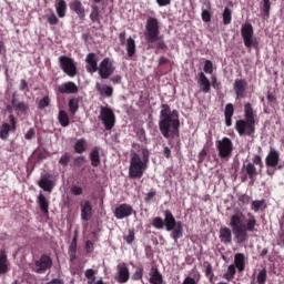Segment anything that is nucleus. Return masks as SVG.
<instances>
[{"mask_svg": "<svg viewBox=\"0 0 284 284\" xmlns=\"http://www.w3.org/2000/svg\"><path fill=\"white\" fill-rule=\"evenodd\" d=\"M244 221L245 214L241 211L231 215L230 227H232V232L237 243H245L248 239L247 232H254V230H256V217L252 213H248L246 224L243 223Z\"/></svg>", "mask_w": 284, "mask_h": 284, "instance_id": "f257e3e1", "label": "nucleus"}, {"mask_svg": "<svg viewBox=\"0 0 284 284\" xmlns=\"http://www.w3.org/2000/svg\"><path fill=\"white\" fill-rule=\"evenodd\" d=\"M159 128L164 139H176L179 136L181 121L179 118L172 116V109L169 104H161Z\"/></svg>", "mask_w": 284, "mask_h": 284, "instance_id": "f03ea898", "label": "nucleus"}, {"mask_svg": "<svg viewBox=\"0 0 284 284\" xmlns=\"http://www.w3.org/2000/svg\"><path fill=\"white\" fill-rule=\"evenodd\" d=\"M161 34V27L159 19L149 17L145 24L144 39L148 43L149 50H168V44Z\"/></svg>", "mask_w": 284, "mask_h": 284, "instance_id": "7ed1b4c3", "label": "nucleus"}, {"mask_svg": "<svg viewBox=\"0 0 284 284\" xmlns=\"http://www.w3.org/2000/svg\"><path fill=\"white\" fill-rule=\"evenodd\" d=\"M149 163L150 151L146 148L141 149V155H139V153H132L129 166L130 179H143V174H145Z\"/></svg>", "mask_w": 284, "mask_h": 284, "instance_id": "20e7f679", "label": "nucleus"}, {"mask_svg": "<svg viewBox=\"0 0 284 284\" xmlns=\"http://www.w3.org/2000/svg\"><path fill=\"white\" fill-rule=\"evenodd\" d=\"M164 216L166 232H171V239H173L174 243H179V239H183V222H176V217L170 210L164 211Z\"/></svg>", "mask_w": 284, "mask_h": 284, "instance_id": "39448f33", "label": "nucleus"}, {"mask_svg": "<svg viewBox=\"0 0 284 284\" xmlns=\"http://www.w3.org/2000/svg\"><path fill=\"white\" fill-rule=\"evenodd\" d=\"M241 34L245 48H253L254 50H258V40L254 38V27H252V23L245 22L242 24Z\"/></svg>", "mask_w": 284, "mask_h": 284, "instance_id": "423d86ee", "label": "nucleus"}, {"mask_svg": "<svg viewBox=\"0 0 284 284\" xmlns=\"http://www.w3.org/2000/svg\"><path fill=\"white\" fill-rule=\"evenodd\" d=\"M215 145L220 159H224L225 161H227L232 156V153L234 152V143L230 138L224 136L221 140H217L215 142Z\"/></svg>", "mask_w": 284, "mask_h": 284, "instance_id": "0eeeda50", "label": "nucleus"}, {"mask_svg": "<svg viewBox=\"0 0 284 284\" xmlns=\"http://www.w3.org/2000/svg\"><path fill=\"white\" fill-rule=\"evenodd\" d=\"M235 130L240 136H252L256 132V121L237 120L235 122Z\"/></svg>", "mask_w": 284, "mask_h": 284, "instance_id": "6e6552de", "label": "nucleus"}, {"mask_svg": "<svg viewBox=\"0 0 284 284\" xmlns=\"http://www.w3.org/2000/svg\"><path fill=\"white\" fill-rule=\"evenodd\" d=\"M100 121H102L105 130H112L116 123V115H114V111L109 106H100Z\"/></svg>", "mask_w": 284, "mask_h": 284, "instance_id": "1a4fd4ad", "label": "nucleus"}, {"mask_svg": "<svg viewBox=\"0 0 284 284\" xmlns=\"http://www.w3.org/2000/svg\"><path fill=\"white\" fill-rule=\"evenodd\" d=\"M59 65L61 70L67 74L68 77L74 78L77 77V62H74V59L68 57V55H60L59 57Z\"/></svg>", "mask_w": 284, "mask_h": 284, "instance_id": "9d476101", "label": "nucleus"}, {"mask_svg": "<svg viewBox=\"0 0 284 284\" xmlns=\"http://www.w3.org/2000/svg\"><path fill=\"white\" fill-rule=\"evenodd\" d=\"M116 67H114V62L110 58H104L98 68L99 77L103 80L112 77Z\"/></svg>", "mask_w": 284, "mask_h": 284, "instance_id": "9b49d317", "label": "nucleus"}, {"mask_svg": "<svg viewBox=\"0 0 284 284\" xmlns=\"http://www.w3.org/2000/svg\"><path fill=\"white\" fill-rule=\"evenodd\" d=\"M280 163H281V153L276 149L271 148L268 154L265 158L266 168L283 170V164H280Z\"/></svg>", "mask_w": 284, "mask_h": 284, "instance_id": "f8f14e48", "label": "nucleus"}, {"mask_svg": "<svg viewBox=\"0 0 284 284\" xmlns=\"http://www.w3.org/2000/svg\"><path fill=\"white\" fill-rule=\"evenodd\" d=\"M52 267V258L45 254L41 255L34 263L33 272L37 274H45Z\"/></svg>", "mask_w": 284, "mask_h": 284, "instance_id": "ddd939ff", "label": "nucleus"}, {"mask_svg": "<svg viewBox=\"0 0 284 284\" xmlns=\"http://www.w3.org/2000/svg\"><path fill=\"white\" fill-rule=\"evenodd\" d=\"M114 278L119 284H124L130 281V267H128L125 262L119 263L116 265V273Z\"/></svg>", "mask_w": 284, "mask_h": 284, "instance_id": "4468645a", "label": "nucleus"}, {"mask_svg": "<svg viewBox=\"0 0 284 284\" xmlns=\"http://www.w3.org/2000/svg\"><path fill=\"white\" fill-rule=\"evenodd\" d=\"M113 214L118 221H123V219H128L134 214V207L128 203H122L114 209Z\"/></svg>", "mask_w": 284, "mask_h": 284, "instance_id": "2eb2a0df", "label": "nucleus"}, {"mask_svg": "<svg viewBox=\"0 0 284 284\" xmlns=\"http://www.w3.org/2000/svg\"><path fill=\"white\" fill-rule=\"evenodd\" d=\"M236 99H245L247 97V80L236 79L233 84Z\"/></svg>", "mask_w": 284, "mask_h": 284, "instance_id": "dca6fc26", "label": "nucleus"}, {"mask_svg": "<svg viewBox=\"0 0 284 284\" xmlns=\"http://www.w3.org/2000/svg\"><path fill=\"white\" fill-rule=\"evenodd\" d=\"M85 70L89 74H94V72H99V57L97 53L91 52L85 58Z\"/></svg>", "mask_w": 284, "mask_h": 284, "instance_id": "f3484780", "label": "nucleus"}, {"mask_svg": "<svg viewBox=\"0 0 284 284\" xmlns=\"http://www.w3.org/2000/svg\"><path fill=\"white\" fill-rule=\"evenodd\" d=\"M57 94H79V87L72 81L63 82L58 87Z\"/></svg>", "mask_w": 284, "mask_h": 284, "instance_id": "a211bd4d", "label": "nucleus"}, {"mask_svg": "<svg viewBox=\"0 0 284 284\" xmlns=\"http://www.w3.org/2000/svg\"><path fill=\"white\" fill-rule=\"evenodd\" d=\"M69 8L71 12L77 13L80 21H83L85 19V7L81 2V0H73L69 3Z\"/></svg>", "mask_w": 284, "mask_h": 284, "instance_id": "6ab92c4d", "label": "nucleus"}, {"mask_svg": "<svg viewBox=\"0 0 284 284\" xmlns=\"http://www.w3.org/2000/svg\"><path fill=\"white\" fill-rule=\"evenodd\" d=\"M81 220L90 221L92 219V202L85 200L80 202Z\"/></svg>", "mask_w": 284, "mask_h": 284, "instance_id": "aec40b11", "label": "nucleus"}, {"mask_svg": "<svg viewBox=\"0 0 284 284\" xmlns=\"http://www.w3.org/2000/svg\"><path fill=\"white\" fill-rule=\"evenodd\" d=\"M10 262L8 261V252L6 247L0 248V275L8 274L10 271Z\"/></svg>", "mask_w": 284, "mask_h": 284, "instance_id": "412c9836", "label": "nucleus"}, {"mask_svg": "<svg viewBox=\"0 0 284 284\" xmlns=\"http://www.w3.org/2000/svg\"><path fill=\"white\" fill-rule=\"evenodd\" d=\"M95 90L99 91V94L102 97V99H110L112 94H114V88L108 84L101 85V83H97Z\"/></svg>", "mask_w": 284, "mask_h": 284, "instance_id": "4be33fe9", "label": "nucleus"}, {"mask_svg": "<svg viewBox=\"0 0 284 284\" xmlns=\"http://www.w3.org/2000/svg\"><path fill=\"white\" fill-rule=\"evenodd\" d=\"M89 19L91 23H97L98 26H101V19H103V16H101V9L97 4H91V12L89 14Z\"/></svg>", "mask_w": 284, "mask_h": 284, "instance_id": "5701e85b", "label": "nucleus"}, {"mask_svg": "<svg viewBox=\"0 0 284 284\" xmlns=\"http://www.w3.org/2000/svg\"><path fill=\"white\" fill-rule=\"evenodd\" d=\"M199 77L200 78L197 80V83H199V85H201L202 92H204V94H207L212 88V83H210V79H207L205 73L200 72Z\"/></svg>", "mask_w": 284, "mask_h": 284, "instance_id": "b1692460", "label": "nucleus"}, {"mask_svg": "<svg viewBox=\"0 0 284 284\" xmlns=\"http://www.w3.org/2000/svg\"><path fill=\"white\" fill-rule=\"evenodd\" d=\"M220 241L224 243V245L232 243V230H230V227L223 226L220 229Z\"/></svg>", "mask_w": 284, "mask_h": 284, "instance_id": "393cba45", "label": "nucleus"}, {"mask_svg": "<svg viewBox=\"0 0 284 284\" xmlns=\"http://www.w3.org/2000/svg\"><path fill=\"white\" fill-rule=\"evenodd\" d=\"M39 187L44 192H52L54 187V182L48 178V175H43L38 182Z\"/></svg>", "mask_w": 284, "mask_h": 284, "instance_id": "a878e982", "label": "nucleus"}, {"mask_svg": "<svg viewBox=\"0 0 284 284\" xmlns=\"http://www.w3.org/2000/svg\"><path fill=\"white\" fill-rule=\"evenodd\" d=\"M92 168H99L101 165V154L99 153V148L94 146L89 154Z\"/></svg>", "mask_w": 284, "mask_h": 284, "instance_id": "bb28decb", "label": "nucleus"}, {"mask_svg": "<svg viewBox=\"0 0 284 284\" xmlns=\"http://www.w3.org/2000/svg\"><path fill=\"white\" fill-rule=\"evenodd\" d=\"M236 270L241 272H245V254L243 253H237L234 255V264H233Z\"/></svg>", "mask_w": 284, "mask_h": 284, "instance_id": "cd10ccee", "label": "nucleus"}, {"mask_svg": "<svg viewBox=\"0 0 284 284\" xmlns=\"http://www.w3.org/2000/svg\"><path fill=\"white\" fill-rule=\"evenodd\" d=\"M149 283L151 284H163V275L159 272V268L152 267L150 273Z\"/></svg>", "mask_w": 284, "mask_h": 284, "instance_id": "c85d7f7f", "label": "nucleus"}, {"mask_svg": "<svg viewBox=\"0 0 284 284\" xmlns=\"http://www.w3.org/2000/svg\"><path fill=\"white\" fill-rule=\"evenodd\" d=\"M38 204L43 214H49L50 201H48V199L45 197V195H43V193H40L38 195Z\"/></svg>", "mask_w": 284, "mask_h": 284, "instance_id": "c756f323", "label": "nucleus"}, {"mask_svg": "<svg viewBox=\"0 0 284 284\" xmlns=\"http://www.w3.org/2000/svg\"><path fill=\"white\" fill-rule=\"evenodd\" d=\"M243 168L245 169L246 175L248 179L254 183V179L258 176V172L256 171V165L254 163L248 162L246 165L244 164Z\"/></svg>", "mask_w": 284, "mask_h": 284, "instance_id": "7c9ffc66", "label": "nucleus"}, {"mask_svg": "<svg viewBox=\"0 0 284 284\" xmlns=\"http://www.w3.org/2000/svg\"><path fill=\"white\" fill-rule=\"evenodd\" d=\"M68 11V3L65 0H58L55 3V12L60 19L65 17V12Z\"/></svg>", "mask_w": 284, "mask_h": 284, "instance_id": "2f4dec72", "label": "nucleus"}, {"mask_svg": "<svg viewBox=\"0 0 284 284\" xmlns=\"http://www.w3.org/2000/svg\"><path fill=\"white\" fill-rule=\"evenodd\" d=\"M126 53L130 59L136 54V42L132 39V37L126 40Z\"/></svg>", "mask_w": 284, "mask_h": 284, "instance_id": "473e14b6", "label": "nucleus"}, {"mask_svg": "<svg viewBox=\"0 0 284 284\" xmlns=\"http://www.w3.org/2000/svg\"><path fill=\"white\" fill-rule=\"evenodd\" d=\"M79 103H81V98H71L69 99V112L71 114H77L79 112Z\"/></svg>", "mask_w": 284, "mask_h": 284, "instance_id": "72a5a7b5", "label": "nucleus"}, {"mask_svg": "<svg viewBox=\"0 0 284 284\" xmlns=\"http://www.w3.org/2000/svg\"><path fill=\"white\" fill-rule=\"evenodd\" d=\"M58 121L62 128H68V125H70V116H68V112L60 110Z\"/></svg>", "mask_w": 284, "mask_h": 284, "instance_id": "f704fd0d", "label": "nucleus"}, {"mask_svg": "<svg viewBox=\"0 0 284 284\" xmlns=\"http://www.w3.org/2000/svg\"><path fill=\"white\" fill-rule=\"evenodd\" d=\"M244 116L248 121H256L254 118V108H252V103L250 102L244 105Z\"/></svg>", "mask_w": 284, "mask_h": 284, "instance_id": "c9c22d12", "label": "nucleus"}, {"mask_svg": "<svg viewBox=\"0 0 284 284\" xmlns=\"http://www.w3.org/2000/svg\"><path fill=\"white\" fill-rule=\"evenodd\" d=\"M87 148H88V142H85V139L83 138L78 140L74 144V151L77 152V154H83Z\"/></svg>", "mask_w": 284, "mask_h": 284, "instance_id": "e433bc0d", "label": "nucleus"}, {"mask_svg": "<svg viewBox=\"0 0 284 284\" xmlns=\"http://www.w3.org/2000/svg\"><path fill=\"white\" fill-rule=\"evenodd\" d=\"M234 276H236V266L231 264L227 267V272L223 275V278L226 281H233Z\"/></svg>", "mask_w": 284, "mask_h": 284, "instance_id": "4c0bfd02", "label": "nucleus"}, {"mask_svg": "<svg viewBox=\"0 0 284 284\" xmlns=\"http://www.w3.org/2000/svg\"><path fill=\"white\" fill-rule=\"evenodd\" d=\"M10 124L8 123H3L2 126H1V130H0V139L2 141H7L8 140V136H10Z\"/></svg>", "mask_w": 284, "mask_h": 284, "instance_id": "58836bf2", "label": "nucleus"}, {"mask_svg": "<svg viewBox=\"0 0 284 284\" xmlns=\"http://www.w3.org/2000/svg\"><path fill=\"white\" fill-rule=\"evenodd\" d=\"M152 225L153 227H155V230H163V227H165V216H164V221L160 216L154 217L152 220Z\"/></svg>", "mask_w": 284, "mask_h": 284, "instance_id": "ea45409f", "label": "nucleus"}, {"mask_svg": "<svg viewBox=\"0 0 284 284\" xmlns=\"http://www.w3.org/2000/svg\"><path fill=\"white\" fill-rule=\"evenodd\" d=\"M223 23L224 26H230L232 23V10L230 8H224L223 11Z\"/></svg>", "mask_w": 284, "mask_h": 284, "instance_id": "a19ab883", "label": "nucleus"}, {"mask_svg": "<svg viewBox=\"0 0 284 284\" xmlns=\"http://www.w3.org/2000/svg\"><path fill=\"white\" fill-rule=\"evenodd\" d=\"M97 272L92 268H88L84 273L85 278H88L87 284H92L97 281Z\"/></svg>", "mask_w": 284, "mask_h": 284, "instance_id": "79ce46f5", "label": "nucleus"}, {"mask_svg": "<svg viewBox=\"0 0 284 284\" xmlns=\"http://www.w3.org/2000/svg\"><path fill=\"white\" fill-rule=\"evenodd\" d=\"M257 283L258 284H265L267 283V270L263 268L257 274Z\"/></svg>", "mask_w": 284, "mask_h": 284, "instance_id": "37998d69", "label": "nucleus"}, {"mask_svg": "<svg viewBox=\"0 0 284 284\" xmlns=\"http://www.w3.org/2000/svg\"><path fill=\"white\" fill-rule=\"evenodd\" d=\"M78 241H79V231L75 230L73 239H72V242H71V244L69 246V252H77Z\"/></svg>", "mask_w": 284, "mask_h": 284, "instance_id": "c03bdc74", "label": "nucleus"}, {"mask_svg": "<svg viewBox=\"0 0 284 284\" xmlns=\"http://www.w3.org/2000/svg\"><path fill=\"white\" fill-rule=\"evenodd\" d=\"M264 205L265 200H256L252 202L251 210H253V212H260L261 207H263Z\"/></svg>", "mask_w": 284, "mask_h": 284, "instance_id": "a18cd8bd", "label": "nucleus"}, {"mask_svg": "<svg viewBox=\"0 0 284 284\" xmlns=\"http://www.w3.org/2000/svg\"><path fill=\"white\" fill-rule=\"evenodd\" d=\"M50 105V97H43L38 103V110H45Z\"/></svg>", "mask_w": 284, "mask_h": 284, "instance_id": "49530a36", "label": "nucleus"}, {"mask_svg": "<svg viewBox=\"0 0 284 284\" xmlns=\"http://www.w3.org/2000/svg\"><path fill=\"white\" fill-rule=\"evenodd\" d=\"M70 159H72V155L69 152H67L60 158L59 164L62 165L63 168H68V163H70Z\"/></svg>", "mask_w": 284, "mask_h": 284, "instance_id": "de8ad7c7", "label": "nucleus"}, {"mask_svg": "<svg viewBox=\"0 0 284 284\" xmlns=\"http://www.w3.org/2000/svg\"><path fill=\"white\" fill-rule=\"evenodd\" d=\"M143 266H138L132 275V281H141L143 278Z\"/></svg>", "mask_w": 284, "mask_h": 284, "instance_id": "09e8293b", "label": "nucleus"}, {"mask_svg": "<svg viewBox=\"0 0 284 284\" xmlns=\"http://www.w3.org/2000/svg\"><path fill=\"white\" fill-rule=\"evenodd\" d=\"M262 10L264 12V17H270V10H272V2L270 0H263Z\"/></svg>", "mask_w": 284, "mask_h": 284, "instance_id": "8fccbe9b", "label": "nucleus"}, {"mask_svg": "<svg viewBox=\"0 0 284 284\" xmlns=\"http://www.w3.org/2000/svg\"><path fill=\"white\" fill-rule=\"evenodd\" d=\"M45 18H47L49 26H58L59 24V18L57 17V14H54V13L47 14Z\"/></svg>", "mask_w": 284, "mask_h": 284, "instance_id": "3c124183", "label": "nucleus"}, {"mask_svg": "<svg viewBox=\"0 0 284 284\" xmlns=\"http://www.w3.org/2000/svg\"><path fill=\"white\" fill-rule=\"evenodd\" d=\"M205 276L209 278L210 283L214 281V271H212V264L210 263L206 264Z\"/></svg>", "mask_w": 284, "mask_h": 284, "instance_id": "603ef678", "label": "nucleus"}, {"mask_svg": "<svg viewBox=\"0 0 284 284\" xmlns=\"http://www.w3.org/2000/svg\"><path fill=\"white\" fill-rule=\"evenodd\" d=\"M204 72L206 74H212V72H214V64L212 63V61L206 60L204 63Z\"/></svg>", "mask_w": 284, "mask_h": 284, "instance_id": "864d4df0", "label": "nucleus"}, {"mask_svg": "<svg viewBox=\"0 0 284 284\" xmlns=\"http://www.w3.org/2000/svg\"><path fill=\"white\" fill-rule=\"evenodd\" d=\"M224 116H234V104L233 103L226 104L225 110H224Z\"/></svg>", "mask_w": 284, "mask_h": 284, "instance_id": "5fc2aeb1", "label": "nucleus"}, {"mask_svg": "<svg viewBox=\"0 0 284 284\" xmlns=\"http://www.w3.org/2000/svg\"><path fill=\"white\" fill-rule=\"evenodd\" d=\"M71 194H73V196H81V194H83V187H81L79 185H72Z\"/></svg>", "mask_w": 284, "mask_h": 284, "instance_id": "6e6d98bb", "label": "nucleus"}, {"mask_svg": "<svg viewBox=\"0 0 284 284\" xmlns=\"http://www.w3.org/2000/svg\"><path fill=\"white\" fill-rule=\"evenodd\" d=\"M253 165H258L260 170H263L264 165H263V158H261V155L255 154L253 156Z\"/></svg>", "mask_w": 284, "mask_h": 284, "instance_id": "4d7b16f0", "label": "nucleus"}, {"mask_svg": "<svg viewBox=\"0 0 284 284\" xmlns=\"http://www.w3.org/2000/svg\"><path fill=\"white\" fill-rule=\"evenodd\" d=\"M13 108L14 110H19L20 112H26L28 110V104H26V102H13Z\"/></svg>", "mask_w": 284, "mask_h": 284, "instance_id": "13d9d810", "label": "nucleus"}, {"mask_svg": "<svg viewBox=\"0 0 284 284\" xmlns=\"http://www.w3.org/2000/svg\"><path fill=\"white\" fill-rule=\"evenodd\" d=\"M202 21H204L205 23H210V21H212V13H210L209 10H203L202 11Z\"/></svg>", "mask_w": 284, "mask_h": 284, "instance_id": "bf43d9fd", "label": "nucleus"}, {"mask_svg": "<svg viewBox=\"0 0 284 284\" xmlns=\"http://www.w3.org/2000/svg\"><path fill=\"white\" fill-rule=\"evenodd\" d=\"M239 201L240 203H242V205H250V201H252V197L247 194H243L240 195Z\"/></svg>", "mask_w": 284, "mask_h": 284, "instance_id": "052dcab7", "label": "nucleus"}, {"mask_svg": "<svg viewBox=\"0 0 284 284\" xmlns=\"http://www.w3.org/2000/svg\"><path fill=\"white\" fill-rule=\"evenodd\" d=\"M9 123L11 125V130L14 132V130H17V119L14 118V115H9Z\"/></svg>", "mask_w": 284, "mask_h": 284, "instance_id": "680f3d73", "label": "nucleus"}, {"mask_svg": "<svg viewBox=\"0 0 284 284\" xmlns=\"http://www.w3.org/2000/svg\"><path fill=\"white\" fill-rule=\"evenodd\" d=\"M206 156H207V150L202 149L197 156L199 163H203V161H205Z\"/></svg>", "mask_w": 284, "mask_h": 284, "instance_id": "e2e57ef3", "label": "nucleus"}, {"mask_svg": "<svg viewBox=\"0 0 284 284\" xmlns=\"http://www.w3.org/2000/svg\"><path fill=\"white\" fill-rule=\"evenodd\" d=\"M83 163H85V156H78L74 159V165L77 168H81V165H83Z\"/></svg>", "mask_w": 284, "mask_h": 284, "instance_id": "0e129e2a", "label": "nucleus"}, {"mask_svg": "<svg viewBox=\"0 0 284 284\" xmlns=\"http://www.w3.org/2000/svg\"><path fill=\"white\" fill-rule=\"evenodd\" d=\"M34 134H36L34 129L31 128L24 134V138L27 139V141H30V140L34 139Z\"/></svg>", "mask_w": 284, "mask_h": 284, "instance_id": "69168bd1", "label": "nucleus"}, {"mask_svg": "<svg viewBox=\"0 0 284 284\" xmlns=\"http://www.w3.org/2000/svg\"><path fill=\"white\" fill-rule=\"evenodd\" d=\"M125 242L130 245L134 243V231H130L129 235L125 237Z\"/></svg>", "mask_w": 284, "mask_h": 284, "instance_id": "338daca9", "label": "nucleus"}, {"mask_svg": "<svg viewBox=\"0 0 284 284\" xmlns=\"http://www.w3.org/2000/svg\"><path fill=\"white\" fill-rule=\"evenodd\" d=\"M183 284H196V280L189 276L184 278Z\"/></svg>", "mask_w": 284, "mask_h": 284, "instance_id": "774afa93", "label": "nucleus"}]
</instances>
